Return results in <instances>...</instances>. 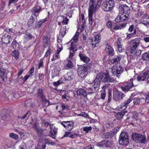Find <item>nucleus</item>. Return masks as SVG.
Segmentation results:
<instances>
[{
	"label": "nucleus",
	"mask_w": 149,
	"mask_h": 149,
	"mask_svg": "<svg viewBox=\"0 0 149 149\" xmlns=\"http://www.w3.org/2000/svg\"><path fill=\"white\" fill-rule=\"evenodd\" d=\"M91 66L92 65L91 63H87L79 67L77 70L78 75L81 78L84 77L87 74Z\"/></svg>",
	"instance_id": "obj_1"
},
{
	"label": "nucleus",
	"mask_w": 149,
	"mask_h": 149,
	"mask_svg": "<svg viewBox=\"0 0 149 149\" xmlns=\"http://www.w3.org/2000/svg\"><path fill=\"white\" fill-rule=\"evenodd\" d=\"M136 80L133 78L131 79L130 81H128L124 83V85L121 87L122 90L125 93L129 91H131V89L134 86L133 82L136 81Z\"/></svg>",
	"instance_id": "obj_2"
},
{
	"label": "nucleus",
	"mask_w": 149,
	"mask_h": 149,
	"mask_svg": "<svg viewBox=\"0 0 149 149\" xmlns=\"http://www.w3.org/2000/svg\"><path fill=\"white\" fill-rule=\"evenodd\" d=\"M132 138L133 140L137 143H145L146 142L145 136L140 134L133 133Z\"/></svg>",
	"instance_id": "obj_3"
},
{
	"label": "nucleus",
	"mask_w": 149,
	"mask_h": 149,
	"mask_svg": "<svg viewBox=\"0 0 149 149\" xmlns=\"http://www.w3.org/2000/svg\"><path fill=\"white\" fill-rule=\"evenodd\" d=\"M128 136L127 133L122 132L119 136V143L122 146L126 145L129 143Z\"/></svg>",
	"instance_id": "obj_4"
},
{
	"label": "nucleus",
	"mask_w": 149,
	"mask_h": 149,
	"mask_svg": "<svg viewBox=\"0 0 149 149\" xmlns=\"http://www.w3.org/2000/svg\"><path fill=\"white\" fill-rule=\"evenodd\" d=\"M101 79L102 81L107 83L113 82L116 81L115 79L111 77L107 73H105L102 74Z\"/></svg>",
	"instance_id": "obj_5"
},
{
	"label": "nucleus",
	"mask_w": 149,
	"mask_h": 149,
	"mask_svg": "<svg viewBox=\"0 0 149 149\" xmlns=\"http://www.w3.org/2000/svg\"><path fill=\"white\" fill-rule=\"evenodd\" d=\"M125 96L124 93L118 90H115L113 92V98L116 101H119Z\"/></svg>",
	"instance_id": "obj_6"
},
{
	"label": "nucleus",
	"mask_w": 149,
	"mask_h": 149,
	"mask_svg": "<svg viewBox=\"0 0 149 149\" xmlns=\"http://www.w3.org/2000/svg\"><path fill=\"white\" fill-rule=\"evenodd\" d=\"M58 123H60L65 128L69 131L71 130L74 127V123L70 121H64L58 122Z\"/></svg>",
	"instance_id": "obj_7"
},
{
	"label": "nucleus",
	"mask_w": 149,
	"mask_h": 149,
	"mask_svg": "<svg viewBox=\"0 0 149 149\" xmlns=\"http://www.w3.org/2000/svg\"><path fill=\"white\" fill-rule=\"evenodd\" d=\"M122 69L120 67H117L113 65L111 69V72L113 75H116L118 78L120 77V75L122 72Z\"/></svg>",
	"instance_id": "obj_8"
},
{
	"label": "nucleus",
	"mask_w": 149,
	"mask_h": 149,
	"mask_svg": "<svg viewBox=\"0 0 149 149\" xmlns=\"http://www.w3.org/2000/svg\"><path fill=\"white\" fill-rule=\"evenodd\" d=\"M97 145L100 147H107L110 146L111 145V143L107 140H103L98 143Z\"/></svg>",
	"instance_id": "obj_9"
},
{
	"label": "nucleus",
	"mask_w": 149,
	"mask_h": 149,
	"mask_svg": "<svg viewBox=\"0 0 149 149\" xmlns=\"http://www.w3.org/2000/svg\"><path fill=\"white\" fill-rule=\"evenodd\" d=\"M4 69L1 68L0 71V79H1L2 83L5 82L7 80V74L4 72Z\"/></svg>",
	"instance_id": "obj_10"
},
{
	"label": "nucleus",
	"mask_w": 149,
	"mask_h": 149,
	"mask_svg": "<svg viewBox=\"0 0 149 149\" xmlns=\"http://www.w3.org/2000/svg\"><path fill=\"white\" fill-rule=\"evenodd\" d=\"M119 9L120 12L121 14L130 10V9L128 6L124 5H122L120 6L119 7Z\"/></svg>",
	"instance_id": "obj_11"
},
{
	"label": "nucleus",
	"mask_w": 149,
	"mask_h": 149,
	"mask_svg": "<svg viewBox=\"0 0 149 149\" xmlns=\"http://www.w3.org/2000/svg\"><path fill=\"white\" fill-rule=\"evenodd\" d=\"M149 74V72L147 70L144 72L143 74H141L138 76L137 79L138 81H143L146 79L148 75Z\"/></svg>",
	"instance_id": "obj_12"
},
{
	"label": "nucleus",
	"mask_w": 149,
	"mask_h": 149,
	"mask_svg": "<svg viewBox=\"0 0 149 149\" xmlns=\"http://www.w3.org/2000/svg\"><path fill=\"white\" fill-rule=\"evenodd\" d=\"M133 100V98H130L128 100H125L122 103L121 108L122 109H125L127 107V105Z\"/></svg>",
	"instance_id": "obj_13"
},
{
	"label": "nucleus",
	"mask_w": 149,
	"mask_h": 149,
	"mask_svg": "<svg viewBox=\"0 0 149 149\" xmlns=\"http://www.w3.org/2000/svg\"><path fill=\"white\" fill-rule=\"evenodd\" d=\"M105 51L109 55L111 56L114 55V50L111 46L109 45H107L105 48Z\"/></svg>",
	"instance_id": "obj_14"
},
{
	"label": "nucleus",
	"mask_w": 149,
	"mask_h": 149,
	"mask_svg": "<svg viewBox=\"0 0 149 149\" xmlns=\"http://www.w3.org/2000/svg\"><path fill=\"white\" fill-rule=\"evenodd\" d=\"M130 11H127V12L121 14V17L122 22L127 21L130 17Z\"/></svg>",
	"instance_id": "obj_15"
},
{
	"label": "nucleus",
	"mask_w": 149,
	"mask_h": 149,
	"mask_svg": "<svg viewBox=\"0 0 149 149\" xmlns=\"http://www.w3.org/2000/svg\"><path fill=\"white\" fill-rule=\"evenodd\" d=\"M127 113V111L124 110L123 111L118 112L115 114V116L116 118L118 120L122 119L125 114Z\"/></svg>",
	"instance_id": "obj_16"
},
{
	"label": "nucleus",
	"mask_w": 149,
	"mask_h": 149,
	"mask_svg": "<svg viewBox=\"0 0 149 149\" xmlns=\"http://www.w3.org/2000/svg\"><path fill=\"white\" fill-rule=\"evenodd\" d=\"M78 135V134L74 133L72 132H66L65 134L63 136V137L68 136L74 139L77 137Z\"/></svg>",
	"instance_id": "obj_17"
},
{
	"label": "nucleus",
	"mask_w": 149,
	"mask_h": 149,
	"mask_svg": "<svg viewBox=\"0 0 149 149\" xmlns=\"http://www.w3.org/2000/svg\"><path fill=\"white\" fill-rule=\"evenodd\" d=\"M79 56L81 60L84 63H87L90 61V59L84 54L80 53L79 54Z\"/></svg>",
	"instance_id": "obj_18"
},
{
	"label": "nucleus",
	"mask_w": 149,
	"mask_h": 149,
	"mask_svg": "<svg viewBox=\"0 0 149 149\" xmlns=\"http://www.w3.org/2000/svg\"><path fill=\"white\" fill-rule=\"evenodd\" d=\"M121 59V57L120 55H118L113 59L111 60V63L112 64H116L120 62V60Z\"/></svg>",
	"instance_id": "obj_19"
},
{
	"label": "nucleus",
	"mask_w": 149,
	"mask_h": 149,
	"mask_svg": "<svg viewBox=\"0 0 149 149\" xmlns=\"http://www.w3.org/2000/svg\"><path fill=\"white\" fill-rule=\"evenodd\" d=\"M33 12L34 13L38 14H35V15L36 17L38 16V14L41 10V8L39 6H36L32 9Z\"/></svg>",
	"instance_id": "obj_20"
},
{
	"label": "nucleus",
	"mask_w": 149,
	"mask_h": 149,
	"mask_svg": "<svg viewBox=\"0 0 149 149\" xmlns=\"http://www.w3.org/2000/svg\"><path fill=\"white\" fill-rule=\"evenodd\" d=\"M133 102L135 104H137L141 103V104H143L145 102V99L143 98H137L136 99H133Z\"/></svg>",
	"instance_id": "obj_21"
},
{
	"label": "nucleus",
	"mask_w": 149,
	"mask_h": 149,
	"mask_svg": "<svg viewBox=\"0 0 149 149\" xmlns=\"http://www.w3.org/2000/svg\"><path fill=\"white\" fill-rule=\"evenodd\" d=\"M131 43V45L137 48L139 45L140 40L139 39H135L132 40Z\"/></svg>",
	"instance_id": "obj_22"
},
{
	"label": "nucleus",
	"mask_w": 149,
	"mask_h": 149,
	"mask_svg": "<svg viewBox=\"0 0 149 149\" xmlns=\"http://www.w3.org/2000/svg\"><path fill=\"white\" fill-rule=\"evenodd\" d=\"M10 36H8L7 34L4 35L1 38L2 42L3 43L5 44H7L9 43L10 42Z\"/></svg>",
	"instance_id": "obj_23"
},
{
	"label": "nucleus",
	"mask_w": 149,
	"mask_h": 149,
	"mask_svg": "<svg viewBox=\"0 0 149 149\" xmlns=\"http://www.w3.org/2000/svg\"><path fill=\"white\" fill-rule=\"evenodd\" d=\"M88 10V17H89V23L91 24H92L93 23V17L92 16L93 14V13L95 11V10Z\"/></svg>",
	"instance_id": "obj_24"
},
{
	"label": "nucleus",
	"mask_w": 149,
	"mask_h": 149,
	"mask_svg": "<svg viewBox=\"0 0 149 149\" xmlns=\"http://www.w3.org/2000/svg\"><path fill=\"white\" fill-rule=\"evenodd\" d=\"M57 52L55 55H54L55 58L57 59L59 58V53L61 51L63 50L62 46L59 44L57 47Z\"/></svg>",
	"instance_id": "obj_25"
},
{
	"label": "nucleus",
	"mask_w": 149,
	"mask_h": 149,
	"mask_svg": "<svg viewBox=\"0 0 149 149\" xmlns=\"http://www.w3.org/2000/svg\"><path fill=\"white\" fill-rule=\"evenodd\" d=\"M73 66V63L70 60L67 61L65 65V68L66 69H70L72 68Z\"/></svg>",
	"instance_id": "obj_26"
},
{
	"label": "nucleus",
	"mask_w": 149,
	"mask_h": 149,
	"mask_svg": "<svg viewBox=\"0 0 149 149\" xmlns=\"http://www.w3.org/2000/svg\"><path fill=\"white\" fill-rule=\"evenodd\" d=\"M76 92L78 95H82L84 97L85 96L87 95L86 91L85 90L82 89H79L77 90Z\"/></svg>",
	"instance_id": "obj_27"
},
{
	"label": "nucleus",
	"mask_w": 149,
	"mask_h": 149,
	"mask_svg": "<svg viewBox=\"0 0 149 149\" xmlns=\"http://www.w3.org/2000/svg\"><path fill=\"white\" fill-rule=\"evenodd\" d=\"M93 86L96 88V89H98L100 84V80L99 78H96L94 81Z\"/></svg>",
	"instance_id": "obj_28"
},
{
	"label": "nucleus",
	"mask_w": 149,
	"mask_h": 149,
	"mask_svg": "<svg viewBox=\"0 0 149 149\" xmlns=\"http://www.w3.org/2000/svg\"><path fill=\"white\" fill-rule=\"evenodd\" d=\"M95 0H90L89 7L88 10H94L95 3Z\"/></svg>",
	"instance_id": "obj_29"
},
{
	"label": "nucleus",
	"mask_w": 149,
	"mask_h": 149,
	"mask_svg": "<svg viewBox=\"0 0 149 149\" xmlns=\"http://www.w3.org/2000/svg\"><path fill=\"white\" fill-rule=\"evenodd\" d=\"M73 75L72 73L71 72H68L65 75V78L68 80H71L73 78Z\"/></svg>",
	"instance_id": "obj_30"
},
{
	"label": "nucleus",
	"mask_w": 149,
	"mask_h": 149,
	"mask_svg": "<svg viewBox=\"0 0 149 149\" xmlns=\"http://www.w3.org/2000/svg\"><path fill=\"white\" fill-rule=\"evenodd\" d=\"M102 2V0H97V2H95V5L94 8V10L96 11L100 7V5Z\"/></svg>",
	"instance_id": "obj_31"
},
{
	"label": "nucleus",
	"mask_w": 149,
	"mask_h": 149,
	"mask_svg": "<svg viewBox=\"0 0 149 149\" xmlns=\"http://www.w3.org/2000/svg\"><path fill=\"white\" fill-rule=\"evenodd\" d=\"M103 9L104 11H109L112 10L111 7L108 5L107 2H106V3L104 5Z\"/></svg>",
	"instance_id": "obj_32"
},
{
	"label": "nucleus",
	"mask_w": 149,
	"mask_h": 149,
	"mask_svg": "<svg viewBox=\"0 0 149 149\" xmlns=\"http://www.w3.org/2000/svg\"><path fill=\"white\" fill-rule=\"evenodd\" d=\"M142 58L143 60H149V51L147 52H145L142 54Z\"/></svg>",
	"instance_id": "obj_33"
},
{
	"label": "nucleus",
	"mask_w": 149,
	"mask_h": 149,
	"mask_svg": "<svg viewBox=\"0 0 149 149\" xmlns=\"http://www.w3.org/2000/svg\"><path fill=\"white\" fill-rule=\"evenodd\" d=\"M34 21V18L32 16L30 17L28 22V25L29 26H31Z\"/></svg>",
	"instance_id": "obj_34"
},
{
	"label": "nucleus",
	"mask_w": 149,
	"mask_h": 149,
	"mask_svg": "<svg viewBox=\"0 0 149 149\" xmlns=\"http://www.w3.org/2000/svg\"><path fill=\"white\" fill-rule=\"evenodd\" d=\"M66 26H65L64 27H61L60 29V34L61 36L63 37L66 33Z\"/></svg>",
	"instance_id": "obj_35"
},
{
	"label": "nucleus",
	"mask_w": 149,
	"mask_h": 149,
	"mask_svg": "<svg viewBox=\"0 0 149 149\" xmlns=\"http://www.w3.org/2000/svg\"><path fill=\"white\" fill-rule=\"evenodd\" d=\"M12 47L13 49H17L19 48V45L15 40H14L12 44Z\"/></svg>",
	"instance_id": "obj_36"
},
{
	"label": "nucleus",
	"mask_w": 149,
	"mask_h": 149,
	"mask_svg": "<svg viewBox=\"0 0 149 149\" xmlns=\"http://www.w3.org/2000/svg\"><path fill=\"white\" fill-rule=\"evenodd\" d=\"M88 90L89 93H93L96 92L98 89H96V88L93 86L91 88H88Z\"/></svg>",
	"instance_id": "obj_37"
},
{
	"label": "nucleus",
	"mask_w": 149,
	"mask_h": 149,
	"mask_svg": "<svg viewBox=\"0 0 149 149\" xmlns=\"http://www.w3.org/2000/svg\"><path fill=\"white\" fill-rule=\"evenodd\" d=\"M101 38L100 35H96L94 38H92V40H95L96 42L98 43L100 42Z\"/></svg>",
	"instance_id": "obj_38"
},
{
	"label": "nucleus",
	"mask_w": 149,
	"mask_h": 149,
	"mask_svg": "<svg viewBox=\"0 0 149 149\" xmlns=\"http://www.w3.org/2000/svg\"><path fill=\"white\" fill-rule=\"evenodd\" d=\"M59 18L61 19H62V18H63V20L62 21V23L64 24H67L68 23V22L69 21V19L67 18V17H65V18L62 16H60L59 17Z\"/></svg>",
	"instance_id": "obj_39"
},
{
	"label": "nucleus",
	"mask_w": 149,
	"mask_h": 149,
	"mask_svg": "<svg viewBox=\"0 0 149 149\" xmlns=\"http://www.w3.org/2000/svg\"><path fill=\"white\" fill-rule=\"evenodd\" d=\"M24 37L26 39L29 40L32 38L33 36L29 33H28L25 34Z\"/></svg>",
	"instance_id": "obj_40"
},
{
	"label": "nucleus",
	"mask_w": 149,
	"mask_h": 149,
	"mask_svg": "<svg viewBox=\"0 0 149 149\" xmlns=\"http://www.w3.org/2000/svg\"><path fill=\"white\" fill-rule=\"evenodd\" d=\"M74 42H72L71 44V49L70 50H72V52H73L77 50V49H75L76 45L74 43Z\"/></svg>",
	"instance_id": "obj_41"
},
{
	"label": "nucleus",
	"mask_w": 149,
	"mask_h": 149,
	"mask_svg": "<svg viewBox=\"0 0 149 149\" xmlns=\"http://www.w3.org/2000/svg\"><path fill=\"white\" fill-rule=\"evenodd\" d=\"M107 2L108 3V5L111 7V8L112 9L115 5L114 1L113 0H109L108 2Z\"/></svg>",
	"instance_id": "obj_42"
},
{
	"label": "nucleus",
	"mask_w": 149,
	"mask_h": 149,
	"mask_svg": "<svg viewBox=\"0 0 149 149\" xmlns=\"http://www.w3.org/2000/svg\"><path fill=\"white\" fill-rule=\"evenodd\" d=\"M13 56L16 59H18L19 54L17 51L15 50L13 52Z\"/></svg>",
	"instance_id": "obj_43"
},
{
	"label": "nucleus",
	"mask_w": 149,
	"mask_h": 149,
	"mask_svg": "<svg viewBox=\"0 0 149 149\" xmlns=\"http://www.w3.org/2000/svg\"><path fill=\"white\" fill-rule=\"evenodd\" d=\"M91 45L92 47L93 48H94L95 47H96L97 46V44L98 43L96 42V41L95 40H92V38L91 39Z\"/></svg>",
	"instance_id": "obj_44"
},
{
	"label": "nucleus",
	"mask_w": 149,
	"mask_h": 149,
	"mask_svg": "<svg viewBox=\"0 0 149 149\" xmlns=\"http://www.w3.org/2000/svg\"><path fill=\"white\" fill-rule=\"evenodd\" d=\"M119 131V128L118 127H116L115 128L113 129L111 131V132L113 136L115 135Z\"/></svg>",
	"instance_id": "obj_45"
},
{
	"label": "nucleus",
	"mask_w": 149,
	"mask_h": 149,
	"mask_svg": "<svg viewBox=\"0 0 149 149\" xmlns=\"http://www.w3.org/2000/svg\"><path fill=\"white\" fill-rule=\"evenodd\" d=\"M136 48L130 45V52L132 54H134L135 51L136 50Z\"/></svg>",
	"instance_id": "obj_46"
},
{
	"label": "nucleus",
	"mask_w": 149,
	"mask_h": 149,
	"mask_svg": "<svg viewBox=\"0 0 149 149\" xmlns=\"http://www.w3.org/2000/svg\"><path fill=\"white\" fill-rule=\"evenodd\" d=\"M79 33L78 32H77L73 37V42H77L78 40L77 37L79 36Z\"/></svg>",
	"instance_id": "obj_47"
},
{
	"label": "nucleus",
	"mask_w": 149,
	"mask_h": 149,
	"mask_svg": "<svg viewBox=\"0 0 149 149\" xmlns=\"http://www.w3.org/2000/svg\"><path fill=\"white\" fill-rule=\"evenodd\" d=\"M9 136L11 138H12L13 139L15 140L17 139L18 138L17 135L13 133L10 134L9 135Z\"/></svg>",
	"instance_id": "obj_48"
},
{
	"label": "nucleus",
	"mask_w": 149,
	"mask_h": 149,
	"mask_svg": "<svg viewBox=\"0 0 149 149\" xmlns=\"http://www.w3.org/2000/svg\"><path fill=\"white\" fill-rule=\"evenodd\" d=\"M133 121L137 120L139 119V114L138 113H134V115L132 116Z\"/></svg>",
	"instance_id": "obj_49"
},
{
	"label": "nucleus",
	"mask_w": 149,
	"mask_h": 149,
	"mask_svg": "<svg viewBox=\"0 0 149 149\" xmlns=\"http://www.w3.org/2000/svg\"><path fill=\"white\" fill-rule=\"evenodd\" d=\"M92 128L91 127H84L83 130L84 131L86 132V133L88 132L89 131H91L92 130Z\"/></svg>",
	"instance_id": "obj_50"
},
{
	"label": "nucleus",
	"mask_w": 149,
	"mask_h": 149,
	"mask_svg": "<svg viewBox=\"0 0 149 149\" xmlns=\"http://www.w3.org/2000/svg\"><path fill=\"white\" fill-rule=\"evenodd\" d=\"M104 137L106 138H109L113 136L111 132H108L104 133Z\"/></svg>",
	"instance_id": "obj_51"
},
{
	"label": "nucleus",
	"mask_w": 149,
	"mask_h": 149,
	"mask_svg": "<svg viewBox=\"0 0 149 149\" xmlns=\"http://www.w3.org/2000/svg\"><path fill=\"white\" fill-rule=\"evenodd\" d=\"M136 33V30L135 29H134V32L133 33H127V38H130L133 35H134Z\"/></svg>",
	"instance_id": "obj_52"
},
{
	"label": "nucleus",
	"mask_w": 149,
	"mask_h": 149,
	"mask_svg": "<svg viewBox=\"0 0 149 149\" xmlns=\"http://www.w3.org/2000/svg\"><path fill=\"white\" fill-rule=\"evenodd\" d=\"M62 83V81L61 80H59L57 82H54L53 83V85L55 86H57Z\"/></svg>",
	"instance_id": "obj_53"
},
{
	"label": "nucleus",
	"mask_w": 149,
	"mask_h": 149,
	"mask_svg": "<svg viewBox=\"0 0 149 149\" xmlns=\"http://www.w3.org/2000/svg\"><path fill=\"white\" fill-rule=\"evenodd\" d=\"M43 91L42 89H39L38 90L37 94L38 96L40 97H42L43 95Z\"/></svg>",
	"instance_id": "obj_54"
},
{
	"label": "nucleus",
	"mask_w": 149,
	"mask_h": 149,
	"mask_svg": "<svg viewBox=\"0 0 149 149\" xmlns=\"http://www.w3.org/2000/svg\"><path fill=\"white\" fill-rule=\"evenodd\" d=\"M101 98L102 99H104L106 96L105 91L104 90H103L101 91Z\"/></svg>",
	"instance_id": "obj_55"
},
{
	"label": "nucleus",
	"mask_w": 149,
	"mask_h": 149,
	"mask_svg": "<svg viewBox=\"0 0 149 149\" xmlns=\"http://www.w3.org/2000/svg\"><path fill=\"white\" fill-rule=\"evenodd\" d=\"M115 21L117 22H119L122 21L121 15H118L115 19Z\"/></svg>",
	"instance_id": "obj_56"
},
{
	"label": "nucleus",
	"mask_w": 149,
	"mask_h": 149,
	"mask_svg": "<svg viewBox=\"0 0 149 149\" xmlns=\"http://www.w3.org/2000/svg\"><path fill=\"white\" fill-rule=\"evenodd\" d=\"M146 99H145L144 103H146L148 104L149 103V93L146 95Z\"/></svg>",
	"instance_id": "obj_57"
},
{
	"label": "nucleus",
	"mask_w": 149,
	"mask_h": 149,
	"mask_svg": "<svg viewBox=\"0 0 149 149\" xmlns=\"http://www.w3.org/2000/svg\"><path fill=\"white\" fill-rule=\"evenodd\" d=\"M79 116H82L84 117H87L88 116V114L86 113L85 112H82L78 114Z\"/></svg>",
	"instance_id": "obj_58"
},
{
	"label": "nucleus",
	"mask_w": 149,
	"mask_h": 149,
	"mask_svg": "<svg viewBox=\"0 0 149 149\" xmlns=\"http://www.w3.org/2000/svg\"><path fill=\"white\" fill-rule=\"evenodd\" d=\"M42 24V22H38L36 23L35 24V27L37 28H39Z\"/></svg>",
	"instance_id": "obj_59"
},
{
	"label": "nucleus",
	"mask_w": 149,
	"mask_h": 149,
	"mask_svg": "<svg viewBox=\"0 0 149 149\" xmlns=\"http://www.w3.org/2000/svg\"><path fill=\"white\" fill-rule=\"evenodd\" d=\"M36 130L38 134H41L43 132V130L40 127H38Z\"/></svg>",
	"instance_id": "obj_60"
},
{
	"label": "nucleus",
	"mask_w": 149,
	"mask_h": 149,
	"mask_svg": "<svg viewBox=\"0 0 149 149\" xmlns=\"http://www.w3.org/2000/svg\"><path fill=\"white\" fill-rule=\"evenodd\" d=\"M106 25L109 28H111L112 26L111 22L110 21H108L106 23Z\"/></svg>",
	"instance_id": "obj_61"
},
{
	"label": "nucleus",
	"mask_w": 149,
	"mask_h": 149,
	"mask_svg": "<svg viewBox=\"0 0 149 149\" xmlns=\"http://www.w3.org/2000/svg\"><path fill=\"white\" fill-rule=\"evenodd\" d=\"M141 53V51L140 50L137 49L135 51V54L136 56H139Z\"/></svg>",
	"instance_id": "obj_62"
},
{
	"label": "nucleus",
	"mask_w": 149,
	"mask_h": 149,
	"mask_svg": "<svg viewBox=\"0 0 149 149\" xmlns=\"http://www.w3.org/2000/svg\"><path fill=\"white\" fill-rule=\"evenodd\" d=\"M51 52V50L50 48H49L47 50L45 56V57L48 56V55L50 54Z\"/></svg>",
	"instance_id": "obj_63"
},
{
	"label": "nucleus",
	"mask_w": 149,
	"mask_h": 149,
	"mask_svg": "<svg viewBox=\"0 0 149 149\" xmlns=\"http://www.w3.org/2000/svg\"><path fill=\"white\" fill-rule=\"evenodd\" d=\"M135 29H134V26L133 25H131L128 31H129L130 32H132L133 30H134Z\"/></svg>",
	"instance_id": "obj_64"
}]
</instances>
